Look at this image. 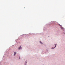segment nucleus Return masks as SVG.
<instances>
[{"label":"nucleus","instance_id":"1","mask_svg":"<svg viewBox=\"0 0 65 65\" xmlns=\"http://www.w3.org/2000/svg\"><path fill=\"white\" fill-rule=\"evenodd\" d=\"M16 54H17V52H14V56L15 55H16Z\"/></svg>","mask_w":65,"mask_h":65},{"label":"nucleus","instance_id":"2","mask_svg":"<svg viewBox=\"0 0 65 65\" xmlns=\"http://www.w3.org/2000/svg\"><path fill=\"white\" fill-rule=\"evenodd\" d=\"M20 49H22V48L21 47V46L19 47L18 48L19 50H20Z\"/></svg>","mask_w":65,"mask_h":65},{"label":"nucleus","instance_id":"3","mask_svg":"<svg viewBox=\"0 0 65 65\" xmlns=\"http://www.w3.org/2000/svg\"><path fill=\"white\" fill-rule=\"evenodd\" d=\"M57 46V44L56 43V44H55V47L54 48H55V47H56V46Z\"/></svg>","mask_w":65,"mask_h":65},{"label":"nucleus","instance_id":"4","mask_svg":"<svg viewBox=\"0 0 65 65\" xmlns=\"http://www.w3.org/2000/svg\"><path fill=\"white\" fill-rule=\"evenodd\" d=\"M40 43H41V41H40Z\"/></svg>","mask_w":65,"mask_h":65}]
</instances>
